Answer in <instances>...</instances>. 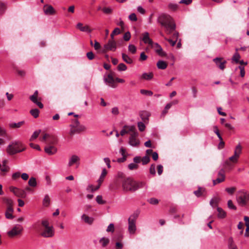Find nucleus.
Instances as JSON below:
<instances>
[{
    "label": "nucleus",
    "mask_w": 249,
    "mask_h": 249,
    "mask_svg": "<svg viewBox=\"0 0 249 249\" xmlns=\"http://www.w3.org/2000/svg\"><path fill=\"white\" fill-rule=\"evenodd\" d=\"M117 69L119 71H124L126 70L127 67L124 63H120L117 67Z\"/></svg>",
    "instance_id": "44"
},
{
    "label": "nucleus",
    "mask_w": 249,
    "mask_h": 249,
    "mask_svg": "<svg viewBox=\"0 0 249 249\" xmlns=\"http://www.w3.org/2000/svg\"><path fill=\"white\" fill-rule=\"evenodd\" d=\"M40 132H41L40 130H38L35 131L33 133V135L31 136V137L30 139V141H33L35 140V139H36L39 136Z\"/></svg>",
    "instance_id": "38"
},
{
    "label": "nucleus",
    "mask_w": 249,
    "mask_h": 249,
    "mask_svg": "<svg viewBox=\"0 0 249 249\" xmlns=\"http://www.w3.org/2000/svg\"><path fill=\"white\" fill-rule=\"evenodd\" d=\"M168 7L170 9L175 11L178 8V5L176 4L170 3L169 4Z\"/></svg>",
    "instance_id": "62"
},
{
    "label": "nucleus",
    "mask_w": 249,
    "mask_h": 249,
    "mask_svg": "<svg viewBox=\"0 0 249 249\" xmlns=\"http://www.w3.org/2000/svg\"><path fill=\"white\" fill-rule=\"evenodd\" d=\"M128 51L132 54H135L136 53L137 49L134 45L130 44L128 46Z\"/></svg>",
    "instance_id": "40"
},
{
    "label": "nucleus",
    "mask_w": 249,
    "mask_h": 249,
    "mask_svg": "<svg viewBox=\"0 0 249 249\" xmlns=\"http://www.w3.org/2000/svg\"><path fill=\"white\" fill-rule=\"evenodd\" d=\"M0 175L4 176L9 171V167L8 166L1 165L0 164Z\"/></svg>",
    "instance_id": "26"
},
{
    "label": "nucleus",
    "mask_w": 249,
    "mask_h": 249,
    "mask_svg": "<svg viewBox=\"0 0 249 249\" xmlns=\"http://www.w3.org/2000/svg\"><path fill=\"white\" fill-rule=\"evenodd\" d=\"M6 9V6L4 4L0 1V14L4 13Z\"/></svg>",
    "instance_id": "55"
},
{
    "label": "nucleus",
    "mask_w": 249,
    "mask_h": 249,
    "mask_svg": "<svg viewBox=\"0 0 249 249\" xmlns=\"http://www.w3.org/2000/svg\"><path fill=\"white\" fill-rule=\"evenodd\" d=\"M122 55L123 60L125 63L129 64H131L133 63L132 59L131 58H130L128 55L124 53H122Z\"/></svg>",
    "instance_id": "29"
},
{
    "label": "nucleus",
    "mask_w": 249,
    "mask_h": 249,
    "mask_svg": "<svg viewBox=\"0 0 249 249\" xmlns=\"http://www.w3.org/2000/svg\"><path fill=\"white\" fill-rule=\"evenodd\" d=\"M102 11L106 14H109L112 13V10L110 7H104L102 9Z\"/></svg>",
    "instance_id": "49"
},
{
    "label": "nucleus",
    "mask_w": 249,
    "mask_h": 249,
    "mask_svg": "<svg viewBox=\"0 0 249 249\" xmlns=\"http://www.w3.org/2000/svg\"><path fill=\"white\" fill-rule=\"evenodd\" d=\"M80 160L79 158L76 155H72L70 159L68 166L69 167L71 166L73 164L76 163Z\"/></svg>",
    "instance_id": "24"
},
{
    "label": "nucleus",
    "mask_w": 249,
    "mask_h": 249,
    "mask_svg": "<svg viewBox=\"0 0 249 249\" xmlns=\"http://www.w3.org/2000/svg\"><path fill=\"white\" fill-rule=\"evenodd\" d=\"M223 58L216 57L213 59L217 67L220 69L223 70L225 68V64L227 63L226 60H223Z\"/></svg>",
    "instance_id": "14"
},
{
    "label": "nucleus",
    "mask_w": 249,
    "mask_h": 249,
    "mask_svg": "<svg viewBox=\"0 0 249 249\" xmlns=\"http://www.w3.org/2000/svg\"><path fill=\"white\" fill-rule=\"evenodd\" d=\"M236 188L235 187H232L230 188H226L225 189V191L231 195H232L233 194V193L236 191Z\"/></svg>",
    "instance_id": "42"
},
{
    "label": "nucleus",
    "mask_w": 249,
    "mask_h": 249,
    "mask_svg": "<svg viewBox=\"0 0 249 249\" xmlns=\"http://www.w3.org/2000/svg\"><path fill=\"white\" fill-rule=\"evenodd\" d=\"M140 93L143 95L147 96H152L153 95V92L151 90H148L145 89H141Z\"/></svg>",
    "instance_id": "43"
},
{
    "label": "nucleus",
    "mask_w": 249,
    "mask_h": 249,
    "mask_svg": "<svg viewBox=\"0 0 249 249\" xmlns=\"http://www.w3.org/2000/svg\"><path fill=\"white\" fill-rule=\"evenodd\" d=\"M104 81L109 86L112 88H115L117 87V85L115 83V80L113 78L111 74H109L107 77L104 79Z\"/></svg>",
    "instance_id": "15"
},
{
    "label": "nucleus",
    "mask_w": 249,
    "mask_h": 249,
    "mask_svg": "<svg viewBox=\"0 0 249 249\" xmlns=\"http://www.w3.org/2000/svg\"><path fill=\"white\" fill-rule=\"evenodd\" d=\"M81 219L85 223L89 225L92 224L94 221V218L93 217H89L85 214H83L81 216Z\"/></svg>",
    "instance_id": "21"
},
{
    "label": "nucleus",
    "mask_w": 249,
    "mask_h": 249,
    "mask_svg": "<svg viewBox=\"0 0 249 249\" xmlns=\"http://www.w3.org/2000/svg\"><path fill=\"white\" fill-rule=\"evenodd\" d=\"M153 77V74L152 72L144 73L142 74V78L145 79V80H147L152 79Z\"/></svg>",
    "instance_id": "33"
},
{
    "label": "nucleus",
    "mask_w": 249,
    "mask_h": 249,
    "mask_svg": "<svg viewBox=\"0 0 249 249\" xmlns=\"http://www.w3.org/2000/svg\"><path fill=\"white\" fill-rule=\"evenodd\" d=\"M50 199L48 195H46L43 200V205L45 207H48L50 205Z\"/></svg>",
    "instance_id": "36"
},
{
    "label": "nucleus",
    "mask_w": 249,
    "mask_h": 249,
    "mask_svg": "<svg viewBox=\"0 0 249 249\" xmlns=\"http://www.w3.org/2000/svg\"><path fill=\"white\" fill-rule=\"evenodd\" d=\"M42 228L40 235L45 238L52 237L54 235V231L53 226L49 225V221L43 220L41 222Z\"/></svg>",
    "instance_id": "3"
},
{
    "label": "nucleus",
    "mask_w": 249,
    "mask_h": 249,
    "mask_svg": "<svg viewBox=\"0 0 249 249\" xmlns=\"http://www.w3.org/2000/svg\"><path fill=\"white\" fill-rule=\"evenodd\" d=\"M142 40L145 44L152 45L153 41L149 37V34L148 32H145L142 34Z\"/></svg>",
    "instance_id": "18"
},
{
    "label": "nucleus",
    "mask_w": 249,
    "mask_h": 249,
    "mask_svg": "<svg viewBox=\"0 0 249 249\" xmlns=\"http://www.w3.org/2000/svg\"><path fill=\"white\" fill-rule=\"evenodd\" d=\"M124 128H125L128 133H133L134 132H138L136 127L134 125H124Z\"/></svg>",
    "instance_id": "30"
},
{
    "label": "nucleus",
    "mask_w": 249,
    "mask_h": 249,
    "mask_svg": "<svg viewBox=\"0 0 249 249\" xmlns=\"http://www.w3.org/2000/svg\"><path fill=\"white\" fill-rule=\"evenodd\" d=\"M43 10L46 15H53L55 13V10L51 5H45L43 8Z\"/></svg>",
    "instance_id": "17"
},
{
    "label": "nucleus",
    "mask_w": 249,
    "mask_h": 249,
    "mask_svg": "<svg viewBox=\"0 0 249 249\" xmlns=\"http://www.w3.org/2000/svg\"><path fill=\"white\" fill-rule=\"evenodd\" d=\"M29 145H30V146L32 148H34L35 149H36V150H37L38 151H40L41 150V149H40L39 145H38V144H34L33 143H30L29 144Z\"/></svg>",
    "instance_id": "59"
},
{
    "label": "nucleus",
    "mask_w": 249,
    "mask_h": 249,
    "mask_svg": "<svg viewBox=\"0 0 249 249\" xmlns=\"http://www.w3.org/2000/svg\"><path fill=\"white\" fill-rule=\"evenodd\" d=\"M217 210L218 212L217 216L218 218H223L226 216V213L221 208L217 207Z\"/></svg>",
    "instance_id": "31"
},
{
    "label": "nucleus",
    "mask_w": 249,
    "mask_h": 249,
    "mask_svg": "<svg viewBox=\"0 0 249 249\" xmlns=\"http://www.w3.org/2000/svg\"><path fill=\"white\" fill-rule=\"evenodd\" d=\"M205 189L204 188L199 187L197 190L194 191V193L197 197H199L202 195Z\"/></svg>",
    "instance_id": "35"
},
{
    "label": "nucleus",
    "mask_w": 249,
    "mask_h": 249,
    "mask_svg": "<svg viewBox=\"0 0 249 249\" xmlns=\"http://www.w3.org/2000/svg\"><path fill=\"white\" fill-rule=\"evenodd\" d=\"M130 37H131V35H130V32H126L124 34V36H123L124 39L125 41H128V40H129V39H130Z\"/></svg>",
    "instance_id": "53"
},
{
    "label": "nucleus",
    "mask_w": 249,
    "mask_h": 249,
    "mask_svg": "<svg viewBox=\"0 0 249 249\" xmlns=\"http://www.w3.org/2000/svg\"><path fill=\"white\" fill-rule=\"evenodd\" d=\"M45 152L48 155H53L57 152V148L53 145L46 146L44 148Z\"/></svg>",
    "instance_id": "16"
},
{
    "label": "nucleus",
    "mask_w": 249,
    "mask_h": 249,
    "mask_svg": "<svg viewBox=\"0 0 249 249\" xmlns=\"http://www.w3.org/2000/svg\"><path fill=\"white\" fill-rule=\"evenodd\" d=\"M22 230V226L20 225L17 224L8 232L7 234L9 237H13L20 234Z\"/></svg>",
    "instance_id": "8"
},
{
    "label": "nucleus",
    "mask_w": 249,
    "mask_h": 249,
    "mask_svg": "<svg viewBox=\"0 0 249 249\" xmlns=\"http://www.w3.org/2000/svg\"><path fill=\"white\" fill-rule=\"evenodd\" d=\"M238 159L239 158L233 155L229 158V160L233 163H236L238 161Z\"/></svg>",
    "instance_id": "56"
},
{
    "label": "nucleus",
    "mask_w": 249,
    "mask_h": 249,
    "mask_svg": "<svg viewBox=\"0 0 249 249\" xmlns=\"http://www.w3.org/2000/svg\"><path fill=\"white\" fill-rule=\"evenodd\" d=\"M158 22L165 28L166 32L169 34L176 29V24L170 16L166 14L160 15Z\"/></svg>",
    "instance_id": "2"
},
{
    "label": "nucleus",
    "mask_w": 249,
    "mask_h": 249,
    "mask_svg": "<svg viewBox=\"0 0 249 249\" xmlns=\"http://www.w3.org/2000/svg\"><path fill=\"white\" fill-rule=\"evenodd\" d=\"M30 113L35 118H36L39 116V110L37 108L32 109L30 111Z\"/></svg>",
    "instance_id": "34"
},
{
    "label": "nucleus",
    "mask_w": 249,
    "mask_h": 249,
    "mask_svg": "<svg viewBox=\"0 0 249 249\" xmlns=\"http://www.w3.org/2000/svg\"><path fill=\"white\" fill-rule=\"evenodd\" d=\"M228 207L230 209L233 210H236V207L234 205L231 200H229L228 201Z\"/></svg>",
    "instance_id": "45"
},
{
    "label": "nucleus",
    "mask_w": 249,
    "mask_h": 249,
    "mask_svg": "<svg viewBox=\"0 0 249 249\" xmlns=\"http://www.w3.org/2000/svg\"><path fill=\"white\" fill-rule=\"evenodd\" d=\"M70 126V134L71 135H73L75 133H79L86 129V127L84 125L81 124L77 119H74Z\"/></svg>",
    "instance_id": "6"
},
{
    "label": "nucleus",
    "mask_w": 249,
    "mask_h": 249,
    "mask_svg": "<svg viewBox=\"0 0 249 249\" xmlns=\"http://www.w3.org/2000/svg\"><path fill=\"white\" fill-rule=\"evenodd\" d=\"M129 18L130 20L131 21H136L137 20V18L136 17V15L135 13H132V14H131L129 16Z\"/></svg>",
    "instance_id": "58"
},
{
    "label": "nucleus",
    "mask_w": 249,
    "mask_h": 249,
    "mask_svg": "<svg viewBox=\"0 0 249 249\" xmlns=\"http://www.w3.org/2000/svg\"><path fill=\"white\" fill-rule=\"evenodd\" d=\"M148 202L152 205H156L159 203V200L155 198H151L148 200Z\"/></svg>",
    "instance_id": "47"
},
{
    "label": "nucleus",
    "mask_w": 249,
    "mask_h": 249,
    "mask_svg": "<svg viewBox=\"0 0 249 249\" xmlns=\"http://www.w3.org/2000/svg\"><path fill=\"white\" fill-rule=\"evenodd\" d=\"M104 52L107 51H115L117 48L116 42L114 39H109L104 45Z\"/></svg>",
    "instance_id": "11"
},
{
    "label": "nucleus",
    "mask_w": 249,
    "mask_h": 249,
    "mask_svg": "<svg viewBox=\"0 0 249 249\" xmlns=\"http://www.w3.org/2000/svg\"><path fill=\"white\" fill-rule=\"evenodd\" d=\"M128 167L130 170H134L137 169L138 166L136 163H131L128 165Z\"/></svg>",
    "instance_id": "57"
},
{
    "label": "nucleus",
    "mask_w": 249,
    "mask_h": 249,
    "mask_svg": "<svg viewBox=\"0 0 249 249\" xmlns=\"http://www.w3.org/2000/svg\"><path fill=\"white\" fill-rule=\"evenodd\" d=\"M155 50L156 52L160 55L163 56L165 55V53L163 51L161 47L158 43L155 44Z\"/></svg>",
    "instance_id": "22"
},
{
    "label": "nucleus",
    "mask_w": 249,
    "mask_h": 249,
    "mask_svg": "<svg viewBox=\"0 0 249 249\" xmlns=\"http://www.w3.org/2000/svg\"><path fill=\"white\" fill-rule=\"evenodd\" d=\"M109 242V240L106 237H103L99 240V243L102 245V247L107 246Z\"/></svg>",
    "instance_id": "32"
},
{
    "label": "nucleus",
    "mask_w": 249,
    "mask_h": 249,
    "mask_svg": "<svg viewBox=\"0 0 249 249\" xmlns=\"http://www.w3.org/2000/svg\"><path fill=\"white\" fill-rule=\"evenodd\" d=\"M87 56L89 60H92L94 57V55L92 52H89L87 53Z\"/></svg>",
    "instance_id": "64"
},
{
    "label": "nucleus",
    "mask_w": 249,
    "mask_h": 249,
    "mask_svg": "<svg viewBox=\"0 0 249 249\" xmlns=\"http://www.w3.org/2000/svg\"><path fill=\"white\" fill-rule=\"evenodd\" d=\"M41 141H46L48 144H54L57 142L56 138L53 136H50L48 134L44 135L43 137L40 139Z\"/></svg>",
    "instance_id": "13"
},
{
    "label": "nucleus",
    "mask_w": 249,
    "mask_h": 249,
    "mask_svg": "<svg viewBox=\"0 0 249 249\" xmlns=\"http://www.w3.org/2000/svg\"><path fill=\"white\" fill-rule=\"evenodd\" d=\"M236 200L239 205L245 206L249 200V193L245 190L239 191L237 193Z\"/></svg>",
    "instance_id": "5"
},
{
    "label": "nucleus",
    "mask_w": 249,
    "mask_h": 249,
    "mask_svg": "<svg viewBox=\"0 0 249 249\" xmlns=\"http://www.w3.org/2000/svg\"><path fill=\"white\" fill-rule=\"evenodd\" d=\"M149 172L150 173L153 175H155L156 174V171H155V164H152L150 166V169H149Z\"/></svg>",
    "instance_id": "54"
},
{
    "label": "nucleus",
    "mask_w": 249,
    "mask_h": 249,
    "mask_svg": "<svg viewBox=\"0 0 249 249\" xmlns=\"http://www.w3.org/2000/svg\"><path fill=\"white\" fill-rule=\"evenodd\" d=\"M128 231L130 234H134L136 231V218L131 216L128 218Z\"/></svg>",
    "instance_id": "9"
},
{
    "label": "nucleus",
    "mask_w": 249,
    "mask_h": 249,
    "mask_svg": "<svg viewBox=\"0 0 249 249\" xmlns=\"http://www.w3.org/2000/svg\"><path fill=\"white\" fill-rule=\"evenodd\" d=\"M25 147L19 141L11 142L6 148V152L9 155H13L25 150Z\"/></svg>",
    "instance_id": "4"
},
{
    "label": "nucleus",
    "mask_w": 249,
    "mask_h": 249,
    "mask_svg": "<svg viewBox=\"0 0 249 249\" xmlns=\"http://www.w3.org/2000/svg\"><path fill=\"white\" fill-rule=\"evenodd\" d=\"M38 92L37 90H36L34 94L30 96L29 98L32 102L36 104L40 108H42L44 106L40 101V98H38Z\"/></svg>",
    "instance_id": "10"
},
{
    "label": "nucleus",
    "mask_w": 249,
    "mask_h": 249,
    "mask_svg": "<svg viewBox=\"0 0 249 249\" xmlns=\"http://www.w3.org/2000/svg\"><path fill=\"white\" fill-rule=\"evenodd\" d=\"M96 201L99 204H104L106 203V201L103 199L102 196L98 195L96 196Z\"/></svg>",
    "instance_id": "41"
},
{
    "label": "nucleus",
    "mask_w": 249,
    "mask_h": 249,
    "mask_svg": "<svg viewBox=\"0 0 249 249\" xmlns=\"http://www.w3.org/2000/svg\"><path fill=\"white\" fill-rule=\"evenodd\" d=\"M138 127L140 131H144L145 128V124L142 122H138Z\"/></svg>",
    "instance_id": "48"
},
{
    "label": "nucleus",
    "mask_w": 249,
    "mask_h": 249,
    "mask_svg": "<svg viewBox=\"0 0 249 249\" xmlns=\"http://www.w3.org/2000/svg\"><path fill=\"white\" fill-rule=\"evenodd\" d=\"M28 184L31 187H36V178L34 177H31L28 181Z\"/></svg>",
    "instance_id": "37"
},
{
    "label": "nucleus",
    "mask_w": 249,
    "mask_h": 249,
    "mask_svg": "<svg viewBox=\"0 0 249 249\" xmlns=\"http://www.w3.org/2000/svg\"><path fill=\"white\" fill-rule=\"evenodd\" d=\"M76 27L82 32H86L88 33H90L91 32V30L90 29L89 26L86 25L84 26L83 24L80 22L77 23Z\"/></svg>",
    "instance_id": "20"
},
{
    "label": "nucleus",
    "mask_w": 249,
    "mask_h": 249,
    "mask_svg": "<svg viewBox=\"0 0 249 249\" xmlns=\"http://www.w3.org/2000/svg\"><path fill=\"white\" fill-rule=\"evenodd\" d=\"M147 58V56L145 54L144 52H142L140 54V60L144 61Z\"/></svg>",
    "instance_id": "61"
},
{
    "label": "nucleus",
    "mask_w": 249,
    "mask_h": 249,
    "mask_svg": "<svg viewBox=\"0 0 249 249\" xmlns=\"http://www.w3.org/2000/svg\"><path fill=\"white\" fill-rule=\"evenodd\" d=\"M24 121L19 122L17 123H11L9 124V125L10 128H17L20 127L22 125L24 124Z\"/></svg>",
    "instance_id": "28"
},
{
    "label": "nucleus",
    "mask_w": 249,
    "mask_h": 249,
    "mask_svg": "<svg viewBox=\"0 0 249 249\" xmlns=\"http://www.w3.org/2000/svg\"><path fill=\"white\" fill-rule=\"evenodd\" d=\"M242 147L240 143H239L235 148L234 151V155L238 158H239L240 154L242 153Z\"/></svg>",
    "instance_id": "25"
},
{
    "label": "nucleus",
    "mask_w": 249,
    "mask_h": 249,
    "mask_svg": "<svg viewBox=\"0 0 249 249\" xmlns=\"http://www.w3.org/2000/svg\"><path fill=\"white\" fill-rule=\"evenodd\" d=\"M6 135V130L5 128L0 126V136H5Z\"/></svg>",
    "instance_id": "60"
},
{
    "label": "nucleus",
    "mask_w": 249,
    "mask_h": 249,
    "mask_svg": "<svg viewBox=\"0 0 249 249\" xmlns=\"http://www.w3.org/2000/svg\"><path fill=\"white\" fill-rule=\"evenodd\" d=\"M114 231V224L112 223H111L108 226V227L107 229V231L113 232Z\"/></svg>",
    "instance_id": "51"
},
{
    "label": "nucleus",
    "mask_w": 249,
    "mask_h": 249,
    "mask_svg": "<svg viewBox=\"0 0 249 249\" xmlns=\"http://www.w3.org/2000/svg\"><path fill=\"white\" fill-rule=\"evenodd\" d=\"M225 179V171L223 169H221L218 173V177L216 179L213 180V184L214 185L216 184L220 183L223 182Z\"/></svg>",
    "instance_id": "12"
},
{
    "label": "nucleus",
    "mask_w": 249,
    "mask_h": 249,
    "mask_svg": "<svg viewBox=\"0 0 249 249\" xmlns=\"http://www.w3.org/2000/svg\"><path fill=\"white\" fill-rule=\"evenodd\" d=\"M239 69L240 70V75L242 77H243L245 75V71L244 67L241 66H239Z\"/></svg>",
    "instance_id": "63"
},
{
    "label": "nucleus",
    "mask_w": 249,
    "mask_h": 249,
    "mask_svg": "<svg viewBox=\"0 0 249 249\" xmlns=\"http://www.w3.org/2000/svg\"><path fill=\"white\" fill-rule=\"evenodd\" d=\"M150 161V158L148 156H145L142 159V164L145 165L148 163Z\"/></svg>",
    "instance_id": "50"
},
{
    "label": "nucleus",
    "mask_w": 249,
    "mask_h": 249,
    "mask_svg": "<svg viewBox=\"0 0 249 249\" xmlns=\"http://www.w3.org/2000/svg\"><path fill=\"white\" fill-rule=\"evenodd\" d=\"M99 186H97L96 187H94L92 185H89L87 188V190H90L91 192H94V191H95L96 190H97L98 189H99Z\"/></svg>",
    "instance_id": "52"
},
{
    "label": "nucleus",
    "mask_w": 249,
    "mask_h": 249,
    "mask_svg": "<svg viewBox=\"0 0 249 249\" xmlns=\"http://www.w3.org/2000/svg\"><path fill=\"white\" fill-rule=\"evenodd\" d=\"M14 209L13 207H7L6 212L5 213V217L8 219H12L13 218V213Z\"/></svg>",
    "instance_id": "19"
},
{
    "label": "nucleus",
    "mask_w": 249,
    "mask_h": 249,
    "mask_svg": "<svg viewBox=\"0 0 249 249\" xmlns=\"http://www.w3.org/2000/svg\"><path fill=\"white\" fill-rule=\"evenodd\" d=\"M118 181L122 182V188L124 192H133L145 186L144 182H138L131 177H126L123 173H118L117 175Z\"/></svg>",
    "instance_id": "1"
},
{
    "label": "nucleus",
    "mask_w": 249,
    "mask_h": 249,
    "mask_svg": "<svg viewBox=\"0 0 249 249\" xmlns=\"http://www.w3.org/2000/svg\"><path fill=\"white\" fill-rule=\"evenodd\" d=\"M9 189L10 191L13 192L16 196L18 197L21 196L22 192L20 190L13 186H11Z\"/></svg>",
    "instance_id": "23"
},
{
    "label": "nucleus",
    "mask_w": 249,
    "mask_h": 249,
    "mask_svg": "<svg viewBox=\"0 0 249 249\" xmlns=\"http://www.w3.org/2000/svg\"><path fill=\"white\" fill-rule=\"evenodd\" d=\"M240 58V54L237 52H236L232 57V61H234L236 63H238Z\"/></svg>",
    "instance_id": "39"
},
{
    "label": "nucleus",
    "mask_w": 249,
    "mask_h": 249,
    "mask_svg": "<svg viewBox=\"0 0 249 249\" xmlns=\"http://www.w3.org/2000/svg\"><path fill=\"white\" fill-rule=\"evenodd\" d=\"M157 66L159 69L164 70L167 68V64L163 60H160L157 62Z\"/></svg>",
    "instance_id": "27"
},
{
    "label": "nucleus",
    "mask_w": 249,
    "mask_h": 249,
    "mask_svg": "<svg viewBox=\"0 0 249 249\" xmlns=\"http://www.w3.org/2000/svg\"><path fill=\"white\" fill-rule=\"evenodd\" d=\"M218 201V200L217 198H213L210 201V204L213 207H216L217 205Z\"/></svg>",
    "instance_id": "46"
},
{
    "label": "nucleus",
    "mask_w": 249,
    "mask_h": 249,
    "mask_svg": "<svg viewBox=\"0 0 249 249\" xmlns=\"http://www.w3.org/2000/svg\"><path fill=\"white\" fill-rule=\"evenodd\" d=\"M138 132H134L130 134L129 138V144L132 146L137 147L140 145V140L138 138Z\"/></svg>",
    "instance_id": "7"
}]
</instances>
